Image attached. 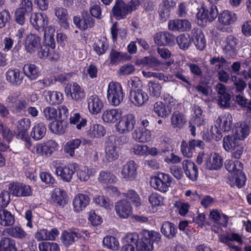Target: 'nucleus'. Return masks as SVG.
<instances>
[{
    "label": "nucleus",
    "instance_id": "nucleus-49",
    "mask_svg": "<svg viewBox=\"0 0 251 251\" xmlns=\"http://www.w3.org/2000/svg\"><path fill=\"white\" fill-rule=\"evenodd\" d=\"M109 58L111 64L117 65L126 60L127 57L126 53L112 50L110 52Z\"/></svg>",
    "mask_w": 251,
    "mask_h": 251
},
{
    "label": "nucleus",
    "instance_id": "nucleus-45",
    "mask_svg": "<svg viewBox=\"0 0 251 251\" xmlns=\"http://www.w3.org/2000/svg\"><path fill=\"white\" fill-rule=\"evenodd\" d=\"M81 234L77 231L68 232L64 231L62 234V240L64 245L68 246L75 242V239L81 237Z\"/></svg>",
    "mask_w": 251,
    "mask_h": 251
},
{
    "label": "nucleus",
    "instance_id": "nucleus-33",
    "mask_svg": "<svg viewBox=\"0 0 251 251\" xmlns=\"http://www.w3.org/2000/svg\"><path fill=\"white\" fill-rule=\"evenodd\" d=\"M193 41L197 48L203 50L206 47V41L204 35L201 30L193 29L192 31Z\"/></svg>",
    "mask_w": 251,
    "mask_h": 251
},
{
    "label": "nucleus",
    "instance_id": "nucleus-44",
    "mask_svg": "<svg viewBox=\"0 0 251 251\" xmlns=\"http://www.w3.org/2000/svg\"><path fill=\"white\" fill-rule=\"evenodd\" d=\"M249 134V127L245 123L237 124L234 135L239 140L244 139Z\"/></svg>",
    "mask_w": 251,
    "mask_h": 251
},
{
    "label": "nucleus",
    "instance_id": "nucleus-21",
    "mask_svg": "<svg viewBox=\"0 0 251 251\" xmlns=\"http://www.w3.org/2000/svg\"><path fill=\"white\" fill-rule=\"evenodd\" d=\"M115 137H109L105 142V158L109 162L116 160L119 156L115 144Z\"/></svg>",
    "mask_w": 251,
    "mask_h": 251
},
{
    "label": "nucleus",
    "instance_id": "nucleus-48",
    "mask_svg": "<svg viewBox=\"0 0 251 251\" xmlns=\"http://www.w3.org/2000/svg\"><path fill=\"white\" fill-rule=\"evenodd\" d=\"M77 176L81 181H87L91 176H93L96 172L95 169L86 167L77 170Z\"/></svg>",
    "mask_w": 251,
    "mask_h": 251
},
{
    "label": "nucleus",
    "instance_id": "nucleus-32",
    "mask_svg": "<svg viewBox=\"0 0 251 251\" xmlns=\"http://www.w3.org/2000/svg\"><path fill=\"white\" fill-rule=\"evenodd\" d=\"M237 20L236 15L228 10H225L221 13L218 17L219 23L224 25H228L233 24Z\"/></svg>",
    "mask_w": 251,
    "mask_h": 251
},
{
    "label": "nucleus",
    "instance_id": "nucleus-1",
    "mask_svg": "<svg viewBox=\"0 0 251 251\" xmlns=\"http://www.w3.org/2000/svg\"><path fill=\"white\" fill-rule=\"evenodd\" d=\"M203 162L205 167L210 170H218L223 166V158L216 152H200L197 157L196 162L200 165Z\"/></svg>",
    "mask_w": 251,
    "mask_h": 251
},
{
    "label": "nucleus",
    "instance_id": "nucleus-41",
    "mask_svg": "<svg viewBox=\"0 0 251 251\" xmlns=\"http://www.w3.org/2000/svg\"><path fill=\"white\" fill-rule=\"evenodd\" d=\"M0 251H17L16 242L9 237H4L0 241Z\"/></svg>",
    "mask_w": 251,
    "mask_h": 251
},
{
    "label": "nucleus",
    "instance_id": "nucleus-2",
    "mask_svg": "<svg viewBox=\"0 0 251 251\" xmlns=\"http://www.w3.org/2000/svg\"><path fill=\"white\" fill-rule=\"evenodd\" d=\"M226 169L232 175V179L235 181V185L239 188L245 184L246 177L242 172L243 164L239 161L227 160L225 161Z\"/></svg>",
    "mask_w": 251,
    "mask_h": 251
},
{
    "label": "nucleus",
    "instance_id": "nucleus-20",
    "mask_svg": "<svg viewBox=\"0 0 251 251\" xmlns=\"http://www.w3.org/2000/svg\"><path fill=\"white\" fill-rule=\"evenodd\" d=\"M168 28L174 31H186L191 28V23L186 19H174L168 24Z\"/></svg>",
    "mask_w": 251,
    "mask_h": 251
},
{
    "label": "nucleus",
    "instance_id": "nucleus-24",
    "mask_svg": "<svg viewBox=\"0 0 251 251\" xmlns=\"http://www.w3.org/2000/svg\"><path fill=\"white\" fill-rule=\"evenodd\" d=\"M54 13L60 26L65 29L69 28V16L67 10L61 6H56L54 8Z\"/></svg>",
    "mask_w": 251,
    "mask_h": 251
},
{
    "label": "nucleus",
    "instance_id": "nucleus-28",
    "mask_svg": "<svg viewBox=\"0 0 251 251\" xmlns=\"http://www.w3.org/2000/svg\"><path fill=\"white\" fill-rule=\"evenodd\" d=\"M132 135L133 139L141 143L148 142L151 140V131L146 128H137L132 132Z\"/></svg>",
    "mask_w": 251,
    "mask_h": 251
},
{
    "label": "nucleus",
    "instance_id": "nucleus-9",
    "mask_svg": "<svg viewBox=\"0 0 251 251\" xmlns=\"http://www.w3.org/2000/svg\"><path fill=\"white\" fill-rule=\"evenodd\" d=\"M78 167V165L76 163L59 166L56 167L55 173L58 176H60L64 181L69 182L72 179L73 175L76 171Z\"/></svg>",
    "mask_w": 251,
    "mask_h": 251
},
{
    "label": "nucleus",
    "instance_id": "nucleus-47",
    "mask_svg": "<svg viewBox=\"0 0 251 251\" xmlns=\"http://www.w3.org/2000/svg\"><path fill=\"white\" fill-rule=\"evenodd\" d=\"M123 196L132 202L134 206L139 207L141 205V199L138 193L134 190H128L126 193H123Z\"/></svg>",
    "mask_w": 251,
    "mask_h": 251
},
{
    "label": "nucleus",
    "instance_id": "nucleus-12",
    "mask_svg": "<svg viewBox=\"0 0 251 251\" xmlns=\"http://www.w3.org/2000/svg\"><path fill=\"white\" fill-rule=\"evenodd\" d=\"M65 93L68 97L76 101L81 100L85 96L84 90L76 83L68 85L65 89Z\"/></svg>",
    "mask_w": 251,
    "mask_h": 251
},
{
    "label": "nucleus",
    "instance_id": "nucleus-29",
    "mask_svg": "<svg viewBox=\"0 0 251 251\" xmlns=\"http://www.w3.org/2000/svg\"><path fill=\"white\" fill-rule=\"evenodd\" d=\"M122 116V112L118 109H111L105 110L102 115V119L107 123H115Z\"/></svg>",
    "mask_w": 251,
    "mask_h": 251
},
{
    "label": "nucleus",
    "instance_id": "nucleus-35",
    "mask_svg": "<svg viewBox=\"0 0 251 251\" xmlns=\"http://www.w3.org/2000/svg\"><path fill=\"white\" fill-rule=\"evenodd\" d=\"M44 95L46 100L51 104H58L63 100V95L59 92L45 91Z\"/></svg>",
    "mask_w": 251,
    "mask_h": 251
},
{
    "label": "nucleus",
    "instance_id": "nucleus-38",
    "mask_svg": "<svg viewBox=\"0 0 251 251\" xmlns=\"http://www.w3.org/2000/svg\"><path fill=\"white\" fill-rule=\"evenodd\" d=\"M46 127L43 123L35 124L32 128L30 136L35 140L42 139L46 133Z\"/></svg>",
    "mask_w": 251,
    "mask_h": 251
},
{
    "label": "nucleus",
    "instance_id": "nucleus-39",
    "mask_svg": "<svg viewBox=\"0 0 251 251\" xmlns=\"http://www.w3.org/2000/svg\"><path fill=\"white\" fill-rule=\"evenodd\" d=\"M15 222L14 216L5 209H0V225L7 226L13 225Z\"/></svg>",
    "mask_w": 251,
    "mask_h": 251
},
{
    "label": "nucleus",
    "instance_id": "nucleus-31",
    "mask_svg": "<svg viewBox=\"0 0 251 251\" xmlns=\"http://www.w3.org/2000/svg\"><path fill=\"white\" fill-rule=\"evenodd\" d=\"M232 117L229 113H225L218 118L216 124L221 129L225 131H229L232 126Z\"/></svg>",
    "mask_w": 251,
    "mask_h": 251
},
{
    "label": "nucleus",
    "instance_id": "nucleus-30",
    "mask_svg": "<svg viewBox=\"0 0 251 251\" xmlns=\"http://www.w3.org/2000/svg\"><path fill=\"white\" fill-rule=\"evenodd\" d=\"M170 105L162 101H157L153 105V111L159 117L165 118L169 116L172 112Z\"/></svg>",
    "mask_w": 251,
    "mask_h": 251
},
{
    "label": "nucleus",
    "instance_id": "nucleus-7",
    "mask_svg": "<svg viewBox=\"0 0 251 251\" xmlns=\"http://www.w3.org/2000/svg\"><path fill=\"white\" fill-rule=\"evenodd\" d=\"M58 145L54 141L50 140L47 143L37 144L34 146L31 151L38 155H50L52 152L57 149Z\"/></svg>",
    "mask_w": 251,
    "mask_h": 251
},
{
    "label": "nucleus",
    "instance_id": "nucleus-3",
    "mask_svg": "<svg viewBox=\"0 0 251 251\" xmlns=\"http://www.w3.org/2000/svg\"><path fill=\"white\" fill-rule=\"evenodd\" d=\"M172 180L173 178L169 174L160 173L151 178L150 184L154 189L165 193L171 187Z\"/></svg>",
    "mask_w": 251,
    "mask_h": 251
},
{
    "label": "nucleus",
    "instance_id": "nucleus-50",
    "mask_svg": "<svg viewBox=\"0 0 251 251\" xmlns=\"http://www.w3.org/2000/svg\"><path fill=\"white\" fill-rule=\"evenodd\" d=\"M185 123L186 119L182 113L176 111L172 115L171 124L173 127H181Z\"/></svg>",
    "mask_w": 251,
    "mask_h": 251
},
{
    "label": "nucleus",
    "instance_id": "nucleus-36",
    "mask_svg": "<svg viewBox=\"0 0 251 251\" xmlns=\"http://www.w3.org/2000/svg\"><path fill=\"white\" fill-rule=\"evenodd\" d=\"M24 74L30 80H35L39 75L38 67L33 64H27L23 68Z\"/></svg>",
    "mask_w": 251,
    "mask_h": 251
},
{
    "label": "nucleus",
    "instance_id": "nucleus-54",
    "mask_svg": "<svg viewBox=\"0 0 251 251\" xmlns=\"http://www.w3.org/2000/svg\"><path fill=\"white\" fill-rule=\"evenodd\" d=\"M103 245L113 251H117L119 248V243L117 239L112 236H107L102 240Z\"/></svg>",
    "mask_w": 251,
    "mask_h": 251
},
{
    "label": "nucleus",
    "instance_id": "nucleus-59",
    "mask_svg": "<svg viewBox=\"0 0 251 251\" xmlns=\"http://www.w3.org/2000/svg\"><path fill=\"white\" fill-rule=\"evenodd\" d=\"M94 202L97 205L105 209L110 208L112 204L108 198L103 196H98L93 200Z\"/></svg>",
    "mask_w": 251,
    "mask_h": 251
},
{
    "label": "nucleus",
    "instance_id": "nucleus-63",
    "mask_svg": "<svg viewBox=\"0 0 251 251\" xmlns=\"http://www.w3.org/2000/svg\"><path fill=\"white\" fill-rule=\"evenodd\" d=\"M230 79L233 83V85L236 88V91L242 92L244 91L246 87V83L243 79L233 75L231 76Z\"/></svg>",
    "mask_w": 251,
    "mask_h": 251
},
{
    "label": "nucleus",
    "instance_id": "nucleus-40",
    "mask_svg": "<svg viewBox=\"0 0 251 251\" xmlns=\"http://www.w3.org/2000/svg\"><path fill=\"white\" fill-rule=\"evenodd\" d=\"M37 56L40 58H45L47 57L50 60H56L58 58V54L54 52V50H51V49L46 46L41 47L37 50Z\"/></svg>",
    "mask_w": 251,
    "mask_h": 251
},
{
    "label": "nucleus",
    "instance_id": "nucleus-55",
    "mask_svg": "<svg viewBox=\"0 0 251 251\" xmlns=\"http://www.w3.org/2000/svg\"><path fill=\"white\" fill-rule=\"evenodd\" d=\"M137 249L139 251H153L152 243L147 238L146 235L144 236L136 245Z\"/></svg>",
    "mask_w": 251,
    "mask_h": 251
},
{
    "label": "nucleus",
    "instance_id": "nucleus-61",
    "mask_svg": "<svg viewBox=\"0 0 251 251\" xmlns=\"http://www.w3.org/2000/svg\"><path fill=\"white\" fill-rule=\"evenodd\" d=\"M138 234L136 233H128L123 238L124 245H131L134 246L138 243Z\"/></svg>",
    "mask_w": 251,
    "mask_h": 251
},
{
    "label": "nucleus",
    "instance_id": "nucleus-8",
    "mask_svg": "<svg viewBox=\"0 0 251 251\" xmlns=\"http://www.w3.org/2000/svg\"><path fill=\"white\" fill-rule=\"evenodd\" d=\"M238 39L233 35L226 37L223 42L222 50L224 53L227 57H234L237 53Z\"/></svg>",
    "mask_w": 251,
    "mask_h": 251
},
{
    "label": "nucleus",
    "instance_id": "nucleus-26",
    "mask_svg": "<svg viewBox=\"0 0 251 251\" xmlns=\"http://www.w3.org/2000/svg\"><path fill=\"white\" fill-rule=\"evenodd\" d=\"M182 167L186 176L191 180L195 181L198 176V168L195 164L189 160L182 162Z\"/></svg>",
    "mask_w": 251,
    "mask_h": 251
},
{
    "label": "nucleus",
    "instance_id": "nucleus-64",
    "mask_svg": "<svg viewBox=\"0 0 251 251\" xmlns=\"http://www.w3.org/2000/svg\"><path fill=\"white\" fill-rule=\"evenodd\" d=\"M177 44L182 49H187L190 45V39L188 36L181 34L176 38Z\"/></svg>",
    "mask_w": 251,
    "mask_h": 251
},
{
    "label": "nucleus",
    "instance_id": "nucleus-5",
    "mask_svg": "<svg viewBox=\"0 0 251 251\" xmlns=\"http://www.w3.org/2000/svg\"><path fill=\"white\" fill-rule=\"evenodd\" d=\"M116 123V131L120 134H126L131 131L134 128L136 123L135 117L132 114H127L120 119Z\"/></svg>",
    "mask_w": 251,
    "mask_h": 251
},
{
    "label": "nucleus",
    "instance_id": "nucleus-43",
    "mask_svg": "<svg viewBox=\"0 0 251 251\" xmlns=\"http://www.w3.org/2000/svg\"><path fill=\"white\" fill-rule=\"evenodd\" d=\"M239 141L234 134L226 136L223 139V147L226 151L235 149L240 144Z\"/></svg>",
    "mask_w": 251,
    "mask_h": 251
},
{
    "label": "nucleus",
    "instance_id": "nucleus-10",
    "mask_svg": "<svg viewBox=\"0 0 251 251\" xmlns=\"http://www.w3.org/2000/svg\"><path fill=\"white\" fill-rule=\"evenodd\" d=\"M137 165L133 161H129L123 166L121 171L122 178L126 181H132L137 176Z\"/></svg>",
    "mask_w": 251,
    "mask_h": 251
},
{
    "label": "nucleus",
    "instance_id": "nucleus-15",
    "mask_svg": "<svg viewBox=\"0 0 251 251\" xmlns=\"http://www.w3.org/2000/svg\"><path fill=\"white\" fill-rule=\"evenodd\" d=\"M219 239L222 243L226 244L228 247L236 251L239 250V248L237 246L234 245L233 242H236L239 244H242L243 242L241 236L238 233L233 232H229L221 235L219 237Z\"/></svg>",
    "mask_w": 251,
    "mask_h": 251
},
{
    "label": "nucleus",
    "instance_id": "nucleus-23",
    "mask_svg": "<svg viewBox=\"0 0 251 251\" xmlns=\"http://www.w3.org/2000/svg\"><path fill=\"white\" fill-rule=\"evenodd\" d=\"M87 104L89 112L94 115L100 113L103 107V101L96 95H93L88 98Z\"/></svg>",
    "mask_w": 251,
    "mask_h": 251
},
{
    "label": "nucleus",
    "instance_id": "nucleus-53",
    "mask_svg": "<svg viewBox=\"0 0 251 251\" xmlns=\"http://www.w3.org/2000/svg\"><path fill=\"white\" fill-rule=\"evenodd\" d=\"M81 143V140L79 139H73L67 142L64 147L65 152L70 156H73L75 154V150L79 147Z\"/></svg>",
    "mask_w": 251,
    "mask_h": 251
},
{
    "label": "nucleus",
    "instance_id": "nucleus-16",
    "mask_svg": "<svg viewBox=\"0 0 251 251\" xmlns=\"http://www.w3.org/2000/svg\"><path fill=\"white\" fill-rule=\"evenodd\" d=\"M148 94L143 90H131L129 100L132 104L137 107H141L148 101Z\"/></svg>",
    "mask_w": 251,
    "mask_h": 251
},
{
    "label": "nucleus",
    "instance_id": "nucleus-57",
    "mask_svg": "<svg viewBox=\"0 0 251 251\" xmlns=\"http://www.w3.org/2000/svg\"><path fill=\"white\" fill-rule=\"evenodd\" d=\"M38 247L40 251H60L59 245L54 242H42Z\"/></svg>",
    "mask_w": 251,
    "mask_h": 251
},
{
    "label": "nucleus",
    "instance_id": "nucleus-11",
    "mask_svg": "<svg viewBox=\"0 0 251 251\" xmlns=\"http://www.w3.org/2000/svg\"><path fill=\"white\" fill-rule=\"evenodd\" d=\"M115 210L117 216L123 219L129 217L132 213V207L130 203L126 200L119 201L115 203Z\"/></svg>",
    "mask_w": 251,
    "mask_h": 251
},
{
    "label": "nucleus",
    "instance_id": "nucleus-27",
    "mask_svg": "<svg viewBox=\"0 0 251 251\" xmlns=\"http://www.w3.org/2000/svg\"><path fill=\"white\" fill-rule=\"evenodd\" d=\"M138 63L147 69L152 68L156 71H160V69H163L161 62L154 57H145L139 60Z\"/></svg>",
    "mask_w": 251,
    "mask_h": 251
},
{
    "label": "nucleus",
    "instance_id": "nucleus-13",
    "mask_svg": "<svg viewBox=\"0 0 251 251\" xmlns=\"http://www.w3.org/2000/svg\"><path fill=\"white\" fill-rule=\"evenodd\" d=\"M10 193L16 197H27L32 194V190L29 185L20 183H12L9 185Z\"/></svg>",
    "mask_w": 251,
    "mask_h": 251
},
{
    "label": "nucleus",
    "instance_id": "nucleus-56",
    "mask_svg": "<svg viewBox=\"0 0 251 251\" xmlns=\"http://www.w3.org/2000/svg\"><path fill=\"white\" fill-rule=\"evenodd\" d=\"M130 151L131 154L139 156H147L148 146L146 145L135 144L131 148Z\"/></svg>",
    "mask_w": 251,
    "mask_h": 251
},
{
    "label": "nucleus",
    "instance_id": "nucleus-25",
    "mask_svg": "<svg viewBox=\"0 0 251 251\" xmlns=\"http://www.w3.org/2000/svg\"><path fill=\"white\" fill-rule=\"evenodd\" d=\"M113 15L118 20L125 18L129 12L127 4L122 0H117L112 9Z\"/></svg>",
    "mask_w": 251,
    "mask_h": 251
},
{
    "label": "nucleus",
    "instance_id": "nucleus-17",
    "mask_svg": "<svg viewBox=\"0 0 251 251\" xmlns=\"http://www.w3.org/2000/svg\"><path fill=\"white\" fill-rule=\"evenodd\" d=\"M30 21L36 30H44L48 24L49 18L44 13L35 12L31 14Z\"/></svg>",
    "mask_w": 251,
    "mask_h": 251
},
{
    "label": "nucleus",
    "instance_id": "nucleus-4",
    "mask_svg": "<svg viewBox=\"0 0 251 251\" xmlns=\"http://www.w3.org/2000/svg\"><path fill=\"white\" fill-rule=\"evenodd\" d=\"M124 94L121 85L116 82H111L108 85L107 98L112 105L118 106L123 100Z\"/></svg>",
    "mask_w": 251,
    "mask_h": 251
},
{
    "label": "nucleus",
    "instance_id": "nucleus-14",
    "mask_svg": "<svg viewBox=\"0 0 251 251\" xmlns=\"http://www.w3.org/2000/svg\"><path fill=\"white\" fill-rule=\"evenodd\" d=\"M40 37L34 34H29L26 37L24 47L26 51L30 54L34 53L41 47Z\"/></svg>",
    "mask_w": 251,
    "mask_h": 251
},
{
    "label": "nucleus",
    "instance_id": "nucleus-37",
    "mask_svg": "<svg viewBox=\"0 0 251 251\" xmlns=\"http://www.w3.org/2000/svg\"><path fill=\"white\" fill-rule=\"evenodd\" d=\"M67 197L66 192L58 188H55L52 194V201L60 206H64L67 203Z\"/></svg>",
    "mask_w": 251,
    "mask_h": 251
},
{
    "label": "nucleus",
    "instance_id": "nucleus-19",
    "mask_svg": "<svg viewBox=\"0 0 251 251\" xmlns=\"http://www.w3.org/2000/svg\"><path fill=\"white\" fill-rule=\"evenodd\" d=\"M216 90L218 94L217 102L221 107H227L230 105V96L226 92V86L220 83L216 86Z\"/></svg>",
    "mask_w": 251,
    "mask_h": 251
},
{
    "label": "nucleus",
    "instance_id": "nucleus-6",
    "mask_svg": "<svg viewBox=\"0 0 251 251\" xmlns=\"http://www.w3.org/2000/svg\"><path fill=\"white\" fill-rule=\"evenodd\" d=\"M31 126V120L29 118H24L17 123V136L26 142V146L29 148L31 146V140L28 135V130Z\"/></svg>",
    "mask_w": 251,
    "mask_h": 251
},
{
    "label": "nucleus",
    "instance_id": "nucleus-42",
    "mask_svg": "<svg viewBox=\"0 0 251 251\" xmlns=\"http://www.w3.org/2000/svg\"><path fill=\"white\" fill-rule=\"evenodd\" d=\"M68 126L67 121L63 120H58L50 125V129L52 132L58 134H62L66 130Z\"/></svg>",
    "mask_w": 251,
    "mask_h": 251
},
{
    "label": "nucleus",
    "instance_id": "nucleus-51",
    "mask_svg": "<svg viewBox=\"0 0 251 251\" xmlns=\"http://www.w3.org/2000/svg\"><path fill=\"white\" fill-rule=\"evenodd\" d=\"M5 232L9 236L15 238L23 239L26 236V232L19 226L7 228L5 229Z\"/></svg>",
    "mask_w": 251,
    "mask_h": 251
},
{
    "label": "nucleus",
    "instance_id": "nucleus-62",
    "mask_svg": "<svg viewBox=\"0 0 251 251\" xmlns=\"http://www.w3.org/2000/svg\"><path fill=\"white\" fill-rule=\"evenodd\" d=\"M43 114L46 119L49 121L54 120L58 117L57 110L51 106L45 108L43 110Z\"/></svg>",
    "mask_w": 251,
    "mask_h": 251
},
{
    "label": "nucleus",
    "instance_id": "nucleus-18",
    "mask_svg": "<svg viewBox=\"0 0 251 251\" xmlns=\"http://www.w3.org/2000/svg\"><path fill=\"white\" fill-rule=\"evenodd\" d=\"M5 78L11 85L19 86L23 83L24 75L19 69H9L5 73Z\"/></svg>",
    "mask_w": 251,
    "mask_h": 251
},
{
    "label": "nucleus",
    "instance_id": "nucleus-60",
    "mask_svg": "<svg viewBox=\"0 0 251 251\" xmlns=\"http://www.w3.org/2000/svg\"><path fill=\"white\" fill-rule=\"evenodd\" d=\"M148 87L151 95L156 97L160 96L162 86L158 82L150 81L148 84Z\"/></svg>",
    "mask_w": 251,
    "mask_h": 251
},
{
    "label": "nucleus",
    "instance_id": "nucleus-46",
    "mask_svg": "<svg viewBox=\"0 0 251 251\" xmlns=\"http://www.w3.org/2000/svg\"><path fill=\"white\" fill-rule=\"evenodd\" d=\"M105 131L102 126L98 124L92 125L87 134L91 138L100 137L105 134Z\"/></svg>",
    "mask_w": 251,
    "mask_h": 251
},
{
    "label": "nucleus",
    "instance_id": "nucleus-52",
    "mask_svg": "<svg viewBox=\"0 0 251 251\" xmlns=\"http://www.w3.org/2000/svg\"><path fill=\"white\" fill-rule=\"evenodd\" d=\"M98 179L102 183H113L116 181V177L110 172L101 171L99 175Z\"/></svg>",
    "mask_w": 251,
    "mask_h": 251
},
{
    "label": "nucleus",
    "instance_id": "nucleus-22",
    "mask_svg": "<svg viewBox=\"0 0 251 251\" xmlns=\"http://www.w3.org/2000/svg\"><path fill=\"white\" fill-rule=\"evenodd\" d=\"M90 201V199L88 195L84 194H78L73 199L74 210L77 213L83 211L89 204Z\"/></svg>",
    "mask_w": 251,
    "mask_h": 251
},
{
    "label": "nucleus",
    "instance_id": "nucleus-34",
    "mask_svg": "<svg viewBox=\"0 0 251 251\" xmlns=\"http://www.w3.org/2000/svg\"><path fill=\"white\" fill-rule=\"evenodd\" d=\"M161 232L166 238L172 239L176 234L177 228L173 223L165 221L162 223Z\"/></svg>",
    "mask_w": 251,
    "mask_h": 251
},
{
    "label": "nucleus",
    "instance_id": "nucleus-58",
    "mask_svg": "<svg viewBox=\"0 0 251 251\" xmlns=\"http://www.w3.org/2000/svg\"><path fill=\"white\" fill-rule=\"evenodd\" d=\"M93 47L97 53L99 55H101L107 50V43L106 40L104 38L99 39L94 43Z\"/></svg>",
    "mask_w": 251,
    "mask_h": 251
}]
</instances>
